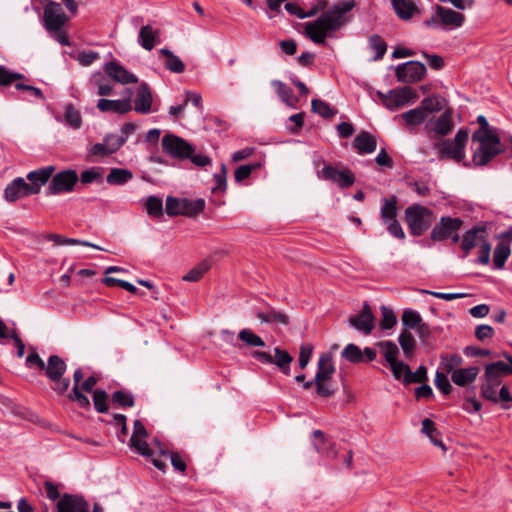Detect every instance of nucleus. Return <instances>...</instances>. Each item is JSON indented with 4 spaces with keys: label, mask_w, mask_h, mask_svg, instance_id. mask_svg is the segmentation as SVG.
<instances>
[{
    "label": "nucleus",
    "mask_w": 512,
    "mask_h": 512,
    "mask_svg": "<svg viewBox=\"0 0 512 512\" xmlns=\"http://www.w3.org/2000/svg\"><path fill=\"white\" fill-rule=\"evenodd\" d=\"M54 171V166H46L29 172L27 174V179L29 180L28 187L30 189V193L33 195L38 194L41 187L48 182Z\"/></svg>",
    "instance_id": "obj_20"
},
{
    "label": "nucleus",
    "mask_w": 512,
    "mask_h": 512,
    "mask_svg": "<svg viewBox=\"0 0 512 512\" xmlns=\"http://www.w3.org/2000/svg\"><path fill=\"white\" fill-rule=\"evenodd\" d=\"M381 203L380 216L382 221L388 223L390 220L395 219L397 216V197L393 195L389 198H384Z\"/></svg>",
    "instance_id": "obj_36"
},
{
    "label": "nucleus",
    "mask_w": 512,
    "mask_h": 512,
    "mask_svg": "<svg viewBox=\"0 0 512 512\" xmlns=\"http://www.w3.org/2000/svg\"><path fill=\"white\" fill-rule=\"evenodd\" d=\"M463 362V359L458 354L452 355H442L441 356V366L444 371L450 373L452 375V371L456 370V367H459Z\"/></svg>",
    "instance_id": "obj_58"
},
{
    "label": "nucleus",
    "mask_w": 512,
    "mask_h": 512,
    "mask_svg": "<svg viewBox=\"0 0 512 512\" xmlns=\"http://www.w3.org/2000/svg\"><path fill=\"white\" fill-rule=\"evenodd\" d=\"M396 78L401 83H415L421 81L426 74V67L418 61H408L396 67Z\"/></svg>",
    "instance_id": "obj_12"
},
{
    "label": "nucleus",
    "mask_w": 512,
    "mask_h": 512,
    "mask_svg": "<svg viewBox=\"0 0 512 512\" xmlns=\"http://www.w3.org/2000/svg\"><path fill=\"white\" fill-rule=\"evenodd\" d=\"M29 195L33 194L30 193L28 183L22 177L14 179L4 190V198L8 202H15L16 200Z\"/></svg>",
    "instance_id": "obj_24"
},
{
    "label": "nucleus",
    "mask_w": 512,
    "mask_h": 512,
    "mask_svg": "<svg viewBox=\"0 0 512 512\" xmlns=\"http://www.w3.org/2000/svg\"><path fill=\"white\" fill-rule=\"evenodd\" d=\"M401 118L404 120L406 126L414 127L422 124L427 119V113H424L423 109L419 106L404 112L401 114Z\"/></svg>",
    "instance_id": "obj_41"
},
{
    "label": "nucleus",
    "mask_w": 512,
    "mask_h": 512,
    "mask_svg": "<svg viewBox=\"0 0 512 512\" xmlns=\"http://www.w3.org/2000/svg\"><path fill=\"white\" fill-rule=\"evenodd\" d=\"M377 96L387 109L393 111L413 101L417 98V93L412 87L404 86L389 90L387 93L378 91Z\"/></svg>",
    "instance_id": "obj_7"
},
{
    "label": "nucleus",
    "mask_w": 512,
    "mask_h": 512,
    "mask_svg": "<svg viewBox=\"0 0 512 512\" xmlns=\"http://www.w3.org/2000/svg\"><path fill=\"white\" fill-rule=\"evenodd\" d=\"M210 267L209 262L202 261L185 274L182 279L187 282H197L204 276Z\"/></svg>",
    "instance_id": "obj_51"
},
{
    "label": "nucleus",
    "mask_w": 512,
    "mask_h": 512,
    "mask_svg": "<svg viewBox=\"0 0 512 512\" xmlns=\"http://www.w3.org/2000/svg\"><path fill=\"white\" fill-rule=\"evenodd\" d=\"M335 372L333 358L331 353H322L317 364V372L314 377L316 393L321 397H331L335 393V388L331 383L332 376Z\"/></svg>",
    "instance_id": "obj_3"
},
{
    "label": "nucleus",
    "mask_w": 512,
    "mask_h": 512,
    "mask_svg": "<svg viewBox=\"0 0 512 512\" xmlns=\"http://www.w3.org/2000/svg\"><path fill=\"white\" fill-rule=\"evenodd\" d=\"M130 446L140 455L145 457H152L153 452L150 449L146 438L130 439Z\"/></svg>",
    "instance_id": "obj_63"
},
{
    "label": "nucleus",
    "mask_w": 512,
    "mask_h": 512,
    "mask_svg": "<svg viewBox=\"0 0 512 512\" xmlns=\"http://www.w3.org/2000/svg\"><path fill=\"white\" fill-rule=\"evenodd\" d=\"M392 374L396 380L402 381L404 384V378H407L411 374L410 367L403 361H396L389 365Z\"/></svg>",
    "instance_id": "obj_60"
},
{
    "label": "nucleus",
    "mask_w": 512,
    "mask_h": 512,
    "mask_svg": "<svg viewBox=\"0 0 512 512\" xmlns=\"http://www.w3.org/2000/svg\"><path fill=\"white\" fill-rule=\"evenodd\" d=\"M256 317L262 323L269 324H288V316L281 311H278L272 307H269L266 311L256 312Z\"/></svg>",
    "instance_id": "obj_34"
},
{
    "label": "nucleus",
    "mask_w": 512,
    "mask_h": 512,
    "mask_svg": "<svg viewBox=\"0 0 512 512\" xmlns=\"http://www.w3.org/2000/svg\"><path fill=\"white\" fill-rule=\"evenodd\" d=\"M481 381V396L493 403H497L498 397L496 388L501 384V380H497L495 377L484 371Z\"/></svg>",
    "instance_id": "obj_31"
},
{
    "label": "nucleus",
    "mask_w": 512,
    "mask_h": 512,
    "mask_svg": "<svg viewBox=\"0 0 512 512\" xmlns=\"http://www.w3.org/2000/svg\"><path fill=\"white\" fill-rule=\"evenodd\" d=\"M396 15L404 21L412 19L420 14V10L414 0H390Z\"/></svg>",
    "instance_id": "obj_27"
},
{
    "label": "nucleus",
    "mask_w": 512,
    "mask_h": 512,
    "mask_svg": "<svg viewBox=\"0 0 512 512\" xmlns=\"http://www.w3.org/2000/svg\"><path fill=\"white\" fill-rule=\"evenodd\" d=\"M86 500L78 495L64 494L57 503L58 512H84Z\"/></svg>",
    "instance_id": "obj_26"
},
{
    "label": "nucleus",
    "mask_w": 512,
    "mask_h": 512,
    "mask_svg": "<svg viewBox=\"0 0 512 512\" xmlns=\"http://www.w3.org/2000/svg\"><path fill=\"white\" fill-rule=\"evenodd\" d=\"M79 180V176L75 170L68 169L56 173L46 190L47 195H59L72 192L74 186Z\"/></svg>",
    "instance_id": "obj_10"
},
{
    "label": "nucleus",
    "mask_w": 512,
    "mask_h": 512,
    "mask_svg": "<svg viewBox=\"0 0 512 512\" xmlns=\"http://www.w3.org/2000/svg\"><path fill=\"white\" fill-rule=\"evenodd\" d=\"M464 19L462 13L437 5L434 14L425 21V24L428 28L440 25L449 29H457L462 26Z\"/></svg>",
    "instance_id": "obj_8"
},
{
    "label": "nucleus",
    "mask_w": 512,
    "mask_h": 512,
    "mask_svg": "<svg viewBox=\"0 0 512 512\" xmlns=\"http://www.w3.org/2000/svg\"><path fill=\"white\" fill-rule=\"evenodd\" d=\"M154 443L157 445L159 449V453L163 456H170L171 464L173 468L176 471H179L181 473H184L187 469L186 461L182 458V456L178 452H171L169 453L168 450H166L160 441L154 440Z\"/></svg>",
    "instance_id": "obj_39"
},
{
    "label": "nucleus",
    "mask_w": 512,
    "mask_h": 512,
    "mask_svg": "<svg viewBox=\"0 0 512 512\" xmlns=\"http://www.w3.org/2000/svg\"><path fill=\"white\" fill-rule=\"evenodd\" d=\"M65 120L67 124L72 127L73 129H79L82 125V117L78 109L76 107L69 103L65 106V113H64Z\"/></svg>",
    "instance_id": "obj_49"
},
{
    "label": "nucleus",
    "mask_w": 512,
    "mask_h": 512,
    "mask_svg": "<svg viewBox=\"0 0 512 512\" xmlns=\"http://www.w3.org/2000/svg\"><path fill=\"white\" fill-rule=\"evenodd\" d=\"M374 321V315L367 303H364L363 309L359 314L349 318L350 325L365 335H369L372 332Z\"/></svg>",
    "instance_id": "obj_19"
},
{
    "label": "nucleus",
    "mask_w": 512,
    "mask_h": 512,
    "mask_svg": "<svg viewBox=\"0 0 512 512\" xmlns=\"http://www.w3.org/2000/svg\"><path fill=\"white\" fill-rule=\"evenodd\" d=\"M479 129L473 132L472 142L478 147L473 151L472 161L477 167L486 166L493 158L503 152V145L497 133V129L490 127L483 115L477 117Z\"/></svg>",
    "instance_id": "obj_2"
},
{
    "label": "nucleus",
    "mask_w": 512,
    "mask_h": 512,
    "mask_svg": "<svg viewBox=\"0 0 512 512\" xmlns=\"http://www.w3.org/2000/svg\"><path fill=\"white\" fill-rule=\"evenodd\" d=\"M453 128V120L451 111H445L440 117L436 120L433 130L436 134L444 136L450 133Z\"/></svg>",
    "instance_id": "obj_42"
},
{
    "label": "nucleus",
    "mask_w": 512,
    "mask_h": 512,
    "mask_svg": "<svg viewBox=\"0 0 512 512\" xmlns=\"http://www.w3.org/2000/svg\"><path fill=\"white\" fill-rule=\"evenodd\" d=\"M355 0H342L321 9L319 16L305 24L304 32H335L345 28L354 19Z\"/></svg>",
    "instance_id": "obj_1"
},
{
    "label": "nucleus",
    "mask_w": 512,
    "mask_h": 512,
    "mask_svg": "<svg viewBox=\"0 0 512 512\" xmlns=\"http://www.w3.org/2000/svg\"><path fill=\"white\" fill-rule=\"evenodd\" d=\"M326 4L327 0H315L310 7L305 10L297 3L289 2L285 4V9L289 14L295 15L300 19H304L318 15L321 9L325 8Z\"/></svg>",
    "instance_id": "obj_23"
},
{
    "label": "nucleus",
    "mask_w": 512,
    "mask_h": 512,
    "mask_svg": "<svg viewBox=\"0 0 512 512\" xmlns=\"http://www.w3.org/2000/svg\"><path fill=\"white\" fill-rule=\"evenodd\" d=\"M462 224L463 221L460 218L442 217L432 229L431 239L433 241H444L455 234V232H458Z\"/></svg>",
    "instance_id": "obj_15"
},
{
    "label": "nucleus",
    "mask_w": 512,
    "mask_h": 512,
    "mask_svg": "<svg viewBox=\"0 0 512 512\" xmlns=\"http://www.w3.org/2000/svg\"><path fill=\"white\" fill-rule=\"evenodd\" d=\"M479 374V368L476 366L468 368H458L452 371L451 380L457 386L464 387L475 381Z\"/></svg>",
    "instance_id": "obj_33"
},
{
    "label": "nucleus",
    "mask_w": 512,
    "mask_h": 512,
    "mask_svg": "<svg viewBox=\"0 0 512 512\" xmlns=\"http://www.w3.org/2000/svg\"><path fill=\"white\" fill-rule=\"evenodd\" d=\"M152 101L150 87L147 83L141 84L134 100V110L140 114H148L151 112Z\"/></svg>",
    "instance_id": "obj_28"
},
{
    "label": "nucleus",
    "mask_w": 512,
    "mask_h": 512,
    "mask_svg": "<svg viewBox=\"0 0 512 512\" xmlns=\"http://www.w3.org/2000/svg\"><path fill=\"white\" fill-rule=\"evenodd\" d=\"M43 370L47 378L54 383L53 390L56 393L63 395L68 391L70 380L63 377L67 370V365L62 358L58 355H51Z\"/></svg>",
    "instance_id": "obj_5"
},
{
    "label": "nucleus",
    "mask_w": 512,
    "mask_h": 512,
    "mask_svg": "<svg viewBox=\"0 0 512 512\" xmlns=\"http://www.w3.org/2000/svg\"><path fill=\"white\" fill-rule=\"evenodd\" d=\"M312 112L320 115L325 119L332 118L336 114V110L323 100L313 99L311 102Z\"/></svg>",
    "instance_id": "obj_53"
},
{
    "label": "nucleus",
    "mask_w": 512,
    "mask_h": 512,
    "mask_svg": "<svg viewBox=\"0 0 512 512\" xmlns=\"http://www.w3.org/2000/svg\"><path fill=\"white\" fill-rule=\"evenodd\" d=\"M424 113L438 112L444 108V99L437 95H431L424 98L420 104Z\"/></svg>",
    "instance_id": "obj_44"
},
{
    "label": "nucleus",
    "mask_w": 512,
    "mask_h": 512,
    "mask_svg": "<svg viewBox=\"0 0 512 512\" xmlns=\"http://www.w3.org/2000/svg\"><path fill=\"white\" fill-rule=\"evenodd\" d=\"M82 379H83L82 370L81 369L75 370V372L73 374L74 386H73L72 392L68 394V399L70 401L76 402L81 408L87 409L90 407V401H89V398L80 391V385H81L80 382L82 381Z\"/></svg>",
    "instance_id": "obj_32"
},
{
    "label": "nucleus",
    "mask_w": 512,
    "mask_h": 512,
    "mask_svg": "<svg viewBox=\"0 0 512 512\" xmlns=\"http://www.w3.org/2000/svg\"><path fill=\"white\" fill-rule=\"evenodd\" d=\"M468 141V131L460 129L453 141L444 140L438 144L439 158H450L460 162L465 157V146Z\"/></svg>",
    "instance_id": "obj_6"
},
{
    "label": "nucleus",
    "mask_w": 512,
    "mask_h": 512,
    "mask_svg": "<svg viewBox=\"0 0 512 512\" xmlns=\"http://www.w3.org/2000/svg\"><path fill=\"white\" fill-rule=\"evenodd\" d=\"M145 208L151 217L159 218L163 216V201L160 197L149 196L146 199Z\"/></svg>",
    "instance_id": "obj_50"
},
{
    "label": "nucleus",
    "mask_w": 512,
    "mask_h": 512,
    "mask_svg": "<svg viewBox=\"0 0 512 512\" xmlns=\"http://www.w3.org/2000/svg\"><path fill=\"white\" fill-rule=\"evenodd\" d=\"M125 143V137L115 134L106 135L103 142L94 144L89 149V155L105 157L118 151Z\"/></svg>",
    "instance_id": "obj_16"
},
{
    "label": "nucleus",
    "mask_w": 512,
    "mask_h": 512,
    "mask_svg": "<svg viewBox=\"0 0 512 512\" xmlns=\"http://www.w3.org/2000/svg\"><path fill=\"white\" fill-rule=\"evenodd\" d=\"M313 437L314 440L312 444L319 454L331 459L337 457L338 452L335 449V443L326 438L321 430H315L313 432Z\"/></svg>",
    "instance_id": "obj_25"
},
{
    "label": "nucleus",
    "mask_w": 512,
    "mask_h": 512,
    "mask_svg": "<svg viewBox=\"0 0 512 512\" xmlns=\"http://www.w3.org/2000/svg\"><path fill=\"white\" fill-rule=\"evenodd\" d=\"M487 230L485 226H474L472 229L466 231L462 236L461 249L464 256H467L470 251L476 246H480L483 241H486Z\"/></svg>",
    "instance_id": "obj_18"
},
{
    "label": "nucleus",
    "mask_w": 512,
    "mask_h": 512,
    "mask_svg": "<svg viewBox=\"0 0 512 512\" xmlns=\"http://www.w3.org/2000/svg\"><path fill=\"white\" fill-rule=\"evenodd\" d=\"M317 174L319 178L332 181L333 183H336L340 188H348L355 182V175L348 168L338 170L332 165H325L321 171H318Z\"/></svg>",
    "instance_id": "obj_13"
},
{
    "label": "nucleus",
    "mask_w": 512,
    "mask_h": 512,
    "mask_svg": "<svg viewBox=\"0 0 512 512\" xmlns=\"http://www.w3.org/2000/svg\"><path fill=\"white\" fill-rule=\"evenodd\" d=\"M382 318L380 321V327L383 330L391 329L397 322L396 315L391 308L386 306L381 307Z\"/></svg>",
    "instance_id": "obj_61"
},
{
    "label": "nucleus",
    "mask_w": 512,
    "mask_h": 512,
    "mask_svg": "<svg viewBox=\"0 0 512 512\" xmlns=\"http://www.w3.org/2000/svg\"><path fill=\"white\" fill-rule=\"evenodd\" d=\"M90 82L97 88V94L100 96H109L113 93L112 85L104 79L100 72L94 73Z\"/></svg>",
    "instance_id": "obj_47"
},
{
    "label": "nucleus",
    "mask_w": 512,
    "mask_h": 512,
    "mask_svg": "<svg viewBox=\"0 0 512 512\" xmlns=\"http://www.w3.org/2000/svg\"><path fill=\"white\" fill-rule=\"evenodd\" d=\"M498 238L500 241L494 249L493 265L495 269H502L511 253L512 227L502 232Z\"/></svg>",
    "instance_id": "obj_17"
},
{
    "label": "nucleus",
    "mask_w": 512,
    "mask_h": 512,
    "mask_svg": "<svg viewBox=\"0 0 512 512\" xmlns=\"http://www.w3.org/2000/svg\"><path fill=\"white\" fill-rule=\"evenodd\" d=\"M421 432L426 435L435 446L440 447L443 451L447 450L445 444L441 440V432L436 428V425L432 420L425 418L422 421Z\"/></svg>",
    "instance_id": "obj_35"
},
{
    "label": "nucleus",
    "mask_w": 512,
    "mask_h": 512,
    "mask_svg": "<svg viewBox=\"0 0 512 512\" xmlns=\"http://www.w3.org/2000/svg\"><path fill=\"white\" fill-rule=\"evenodd\" d=\"M238 338L246 346H249V347H264L265 346V342L263 341V339L248 328L242 329L238 334Z\"/></svg>",
    "instance_id": "obj_46"
},
{
    "label": "nucleus",
    "mask_w": 512,
    "mask_h": 512,
    "mask_svg": "<svg viewBox=\"0 0 512 512\" xmlns=\"http://www.w3.org/2000/svg\"><path fill=\"white\" fill-rule=\"evenodd\" d=\"M112 402L113 404L123 408L133 407L134 396L130 392L118 390L112 394Z\"/></svg>",
    "instance_id": "obj_57"
},
{
    "label": "nucleus",
    "mask_w": 512,
    "mask_h": 512,
    "mask_svg": "<svg viewBox=\"0 0 512 512\" xmlns=\"http://www.w3.org/2000/svg\"><path fill=\"white\" fill-rule=\"evenodd\" d=\"M378 346L381 348L383 356H384L386 362L388 363V365L398 361L397 357L399 354V349L394 342L382 341L378 344Z\"/></svg>",
    "instance_id": "obj_52"
},
{
    "label": "nucleus",
    "mask_w": 512,
    "mask_h": 512,
    "mask_svg": "<svg viewBox=\"0 0 512 512\" xmlns=\"http://www.w3.org/2000/svg\"><path fill=\"white\" fill-rule=\"evenodd\" d=\"M162 148L165 153L179 160L188 159L195 151L185 139L174 134H166L162 138Z\"/></svg>",
    "instance_id": "obj_9"
},
{
    "label": "nucleus",
    "mask_w": 512,
    "mask_h": 512,
    "mask_svg": "<svg viewBox=\"0 0 512 512\" xmlns=\"http://www.w3.org/2000/svg\"><path fill=\"white\" fill-rule=\"evenodd\" d=\"M260 167V163L247 164L239 166L234 172L235 181L240 183L247 179L251 173Z\"/></svg>",
    "instance_id": "obj_64"
},
{
    "label": "nucleus",
    "mask_w": 512,
    "mask_h": 512,
    "mask_svg": "<svg viewBox=\"0 0 512 512\" xmlns=\"http://www.w3.org/2000/svg\"><path fill=\"white\" fill-rule=\"evenodd\" d=\"M272 86L276 89L278 96L284 103L291 107L295 106L297 100L294 98L293 90L289 86L279 80L272 81Z\"/></svg>",
    "instance_id": "obj_43"
},
{
    "label": "nucleus",
    "mask_w": 512,
    "mask_h": 512,
    "mask_svg": "<svg viewBox=\"0 0 512 512\" xmlns=\"http://www.w3.org/2000/svg\"><path fill=\"white\" fill-rule=\"evenodd\" d=\"M353 146L358 154H371L376 150L377 140L374 135L367 131H361L353 141Z\"/></svg>",
    "instance_id": "obj_29"
},
{
    "label": "nucleus",
    "mask_w": 512,
    "mask_h": 512,
    "mask_svg": "<svg viewBox=\"0 0 512 512\" xmlns=\"http://www.w3.org/2000/svg\"><path fill=\"white\" fill-rule=\"evenodd\" d=\"M275 357L273 358L267 352L254 351L252 356L263 364H275L285 375H290V364L293 361L292 356L280 348H275Z\"/></svg>",
    "instance_id": "obj_14"
},
{
    "label": "nucleus",
    "mask_w": 512,
    "mask_h": 512,
    "mask_svg": "<svg viewBox=\"0 0 512 512\" xmlns=\"http://www.w3.org/2000/svg\"><path fill=\"white\" fill-rule=\"evenodd\" d=\"M80 181L83 184H91L94 182L102 183L103 182V168L92 167L87 170H84L80 175Z\"/></svg>",
    "instance_id": "obj_54"
},
{
    "label": "nucleus",
    "mask_w": 512,
    "mask_h": 512,
    "mask_svg": "<svg viewBox=\"0 0 512 512\" xmlns=\"http://www.w3.org/2000/svg\"><path fill=\"white\" fill-rule=\"evenodd\" d=\"M93 402L95 410L99 413H107L109 410L108 406V395L104 390L97 389L93 392Z\"/></svg>",
    "instance_id": "obj_59"
},
{
    "label": "nucleus",
    "mask_w": 512,
    "mask_h": 512,
    "mask_svg": "<svg viewBox=\"0 0 512 512\" xmlns=\"http://www.w3.org/2000/svg\"><path fill=\"white\" fill-rule=\"evenodd\" d=\"M104 71L112 80L121 84L137 83L138 78L116 61L104 65Z\"/></svg>",
    "instance_id": "obj_21"
},
{
    "label": "nucleus",
    "mask_w": 512,
    "mask_h": 512,
    "mask_svg": "<svg viewBox=\"0 0 512 512\" xmlns=\"http://www.w3.org/2000/svg\"><path fill=\"white\" fill-rule=\"evenodd\" d=\"M215 186L212 188L213 192H225L227 189V168L225 164H221L220 171L214 174Z\"/></svg>",
    "instance_id": "obj_62"
},
{
    "label": "nucleus",
    "mask_w": 512,
    "mask_h": 512,
    "mask_svg": "<svg viewBox=\"0 0 512 512\" xmlns=\"http://www.w3.org/2000/svg\"><path fill=\"white\" fill-rule=\"evenodd\" d=\"M399 344L407 359H412L414 356L416 341L408 330H403L398 337Z\"/></svg>",
    "instance_id": "obj_38"
},
{
    "label": "nucleus",
    "mask_w": 512,
    "mask_h": 512,
    "mask_svg": "<svg viewBox=\"0 0 512 512\" xmlns=\"http://www.w3.org/2000/svg\"><path fill=\"white\" fill-rule=\"evenodd\" d=\"M133 178V174L128 169L112 168L106 181L110 185H124Z\"/></svg>",
    "instance_id": "obj_40"
},
{
    "label": "nucleus",
    "mask_w": 512,
    "mask_h": 512,
    "mask_svg": "<svg viewBox=\"0 0 512 512\" xmlns=\"http://www.w3.org/2000/svg\"><path fill=\"white\" fill-rule=\"evenodd\" d=\"M507 359V362L496 361L485 366V372L495 377L497 380H501L502 377L512 375V356L503 354Z\"/></svg>",
    "instance_id": "obj_30"
},
{
    "label": "nucleus",
    "mask_w": 512,
    "mask_h": 512,
    "mask_svg": "<svg viewBox=\"0 0 512 512\" xmlns=\"http://www.w3.org/2000/svg\"><path fill=\"white\" fill-rule=\"evenodd\" d=\"M401 321L405 327L404 330L409 331L410 329H415L422 322V317L420 313L415 310L405 309L403 311Z\"/></svg>",
    "instance_id": "obj_48"
},
{
    "label": "nucleus",
    "mask_w": 512,
    "mask_h": 512,
    "mask_svg": "<svg viewBox=\"0 0 512 512\" xmlns=\"http://www.w3.org/2000/svg\"><path fill=\"white\" fill-rule=\"evenodd\" d=\"M369 47L375 53L374 60L381 59L387 50L385 41L378 34H374L369 38Z\"/></svg>",
    "instance_id": "obj_55"
},
{
    "label": "nucleus",
    "mask_w": 512,
    "mask_h": 512,
    "mask_svg": "<svg viewBox=\"0 0 512 512\" xmlns=\"http://www.w3.org/2000/svg\"><path fill=\"white\" fill-rule=\"evenodd\" d=\"M131 91L129 90L127 98L120 100H109V99H99L97 102V108L101 112H113L116 114H126L132 110L131 104Z\"/></svg>",
    "instance_id": "obj_22"
},
{
    "label": "nucleus",
    "mask_w": 512,
    "mask_h": 512,
    "mask_svg": "<svg viewBox=\"0 0 512 512\" xmlns=\"http://www.w3.org/2000/svg\"><path fill=\"white\" fill-rule=\"evenodd\" d=\"M43 20L48 31L58 32L64 27L68 17L59 3L50 1L44 9Z\"/></svg>",
    "instance_id": "obj_11"
},
{
    "label": "nucleus",
    "mask_w": 512,
    "mask_h": 512,
    "mask_svg": "<svg viewBox=\"0 0 512 512\" xmlns=\"http://www.w3.org/2000/svg\"><path fill=\"white\" fill-rule=\"evenodd\" d=\"M205 208V201L201 198L196 200L182 199L181 215L195 217Z\"/></svg>",
    "instance_id": "obj_37"
},
{
    "label": "nucleus",
    "mask_w": 512,
    "mask_h": 512,
    "mask_svg": "<svg viewBox=\"0 0 512 512\" xmlns=\"http://www.w3.org/2000/svg\"><path fill=\"white\" fill-rule=\"evenodd\" d=\"M160 53L166 56L165 66L167 69L174 73H182L185 70V65L181 59L175 56L170 50L164 48Z\"/></svg>",
    "instance_id": "obj_45"
},
{
    "label": "nucleus",
    "mask_w": 512,
    "mask_h": 512,
    "mask_svg": "<svg viewBox=\"0 0 512 512\" xmlns=\"http://www.w3.org/2000/svg\"><path fill=\"white\" fill-rule=\"evenodd\" d=\"M342 357L352 363L363 362L362 350L355 344H348L341 353Z\"/></svg>",
    "instance_id": "obj_56"
},
{
    "label": "nucleus",
    "mask_w": 512,
    "mask_h": 512,
    "mask_svg": "<svg viewBox=\"0 0 512 512\" xmlns=\"http://www.w3.org/2000/svg\"><path fill=\"white\" fill-rule=\"evenodd\" d=\"M433 212L421 205L415 204L405 210V221L414 236H421L434 221Z\"/></svg>",
    "instance_id": "obj_4"
}]
</instances>
